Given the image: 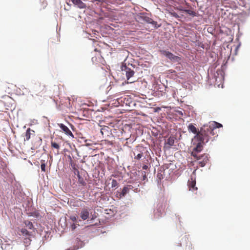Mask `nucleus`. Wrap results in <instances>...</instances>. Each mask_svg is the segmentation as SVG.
<instances>
[{"label": "nucleus", "instance_id": "obj_3", "mask_svg": "<svg viewBox=\"0 0 250 250\" xmlns=\"http://www.w3.org/2000/svg\"><path fill=\"white\" fill-rule=\"evenodd\" d=\"M202 144H205L201 141H198L196 147L193 149V151L191 152V156L196 158L198 160H200V158H199L198 153L201 151L203 149Z\"/></svg>", "mask_w": 250, "mask_h": 250}, {"label": "nucleus", "instance_id": "obj_27", "mask_svg": "<svg viewBox=\"0 0 250 250\" xmlns=\"http://www.w3.org/2000/svg\"><path fill=\"white\" fill-rule=\"evenodd\" d=\"M188 250H192L193 248L192 247V245L190 243H189V245H188Z\"/></svg>", "mask_w": 250, "mask_h": 250}, {"label": "nucleus", "instance_id": "obj_13", "mask_svg": "<svg viewBox=\"0 0 250 250\" xmlns=\"http://www.w3.org/2000/svg\"><path fill=\"white\" fill-rule=\"evenodd\" d=\"M20 231L21 232L20 235H22L24 237H31L32 235V233L25 228L21 229Z\"/></svg>", "mask_w": 250, "mask_h": 250}, {"label": "nucleus", "instance_id": "obj_6", "mask_svg": "<svg viewBox=\"0 0 250 250\" xmlns=\"http://www.w3.org/2000/svg\"><path fill=\"white\" fill-rule=\"evenodd\" d=\"M91 209L87 207L83 208L80 213V217L83 220H85L89 218Z\"/></svg>", "mask_w": 250, "mask_h": 250}, {"label": "nucleus", "instance_id": "obj_16", "mask_svg": "<svg viewBox=\"0 0 250 250\" xmlns=\"http://www.w3.org/2000/svg\"><path fill=\"white\" fill-rule=\"evenodd\" d=\"M31 132H34V131L33 130H31L30 128H28L25 132V140H29L30 139V136L31 134Z\"/></svg>", "mask_w": 250, "mask_h": 250}, {"label": "nucleus", "instance_id": "obj_33", "mask_svg": "<svg viewBox=\"0 0 250 250\" xmlns=\"http://www.w3.org/2000/svg\"><path fill=\"white\" fill-rule=\"evenodd\" d=\"M134 82V81H131V82H129V83H133V82Z\"/></svg>", "mask_w": 250, "mask_h": 250}, {"label": "nucleus", "instance_id": "obj_15", "mask_svg": "<svg viewBox=\"0 0 250 250\" xmlns=\"http://www.w3.org/2000/svg\"><path fill=\"white\" fill-rule=\"evenodd\" d=\"M77 172V177L78 178V183L81 184L82 186H84L86 185V182L83 178L80 175L79 171L78 170Z\"/></svg>", "mask_w": 250, "mask_h": 250}, {"label": "nucleus", "instance_id": "obj_34", "mask_svg": "<svg viewBox=\"0 0 250 250\" xmlns=\"http://www.w3.org/2000/svg\"><path fill=\"white\" fill-rule=\"evenodd\" d=\"M146 174H144V178H146Z\"/></svg>", "mask_w": 250, "mask_h": 250}, {"label": "nucleus", "instance_id": "obj_17", "mask_svg": "<svg viewBox=\"0 0 250 250\" xmlns=\"http://www.w3.org/2000/svg\"><path fill=\"white\" fill-rule=\"evenodd\" d=\"M184 11L189 14V15L190 16H192V17H195L197 16V13L196 12H195V11H192V10L191 9H186V10H184Z\"/></svg>", "mask_w": 250, "mask_h": 250}, {"label": "nucleus", "instance_id": "obj_14", "mask_svg": "<svg viewBox=\"0 0 250 250\" xmlns=\"http://www.w3.org/2000/svg\"><path fill=\"white\" fill-rule=\"evenodd\" d=\"M188 128L189 131L191 132L196 135L197 133H198V129H197L196 127L192 124H190L188 126Z\"/></svg>", "mask_w": 250, "mask_h": 250}, {"label": "nucleus", "instance_id": "obj_26", "mask_svg": "<svg viewBox=\"0 0 250 250\" xmlns=\"http://www.w3.org/2000/svg\"><path fill=\"white\" fill-rule=\"evenodd\" d=\"M70 219L73 222H75V221H77V216H71Z\"/></svg>", "mask_w": 250, "mask_h": 250}, {"label": "nucleus", "instance_id": "obj_7", "mask_svg": "<svg viewBox=\"0 0 250 250\" xmlns=\"http://www.w3.org/2000/svg\"><path fill=\"white\" fill-rule=\"evenodd\" d=\"M58 125L61 129V130L67 136L72 138H74V135L67 126L62 123L58 124Z\"/></svg>", "mask_w": 250, "mask_h": 250}, {"label": "nucleus", "instance_id": "obj_24", "mask_svg": "<svg viewBox=\"0 0 250 250\" xmlns=\"http://www.w3.org/2000/svg\"><path fill=\"white\" fill-rule=\"evenodd\" d=\"M143 153H138L136 156H135V159L140 160L143 156Z\"/></svg>", "mask_w": 250, "mask_h": 250}, {"label": "nucleus", "instance_id": "obj_28", "mask_svg": "<svg viewBox=\"0 0 250 250\" xmlns=\"http://www.w3.org/2000/svg\"><path fill=\"white\" fill-rule=\"evenodd\" d=\"M131 135H129V136H125V137H123V138H124V139L127 140L129 139V137H130Z\"/></svg>", "mask_w": 250, "mask_h": 250}, {"label": "nucleus", "instance_id": "obj_29", "mask_svg": "<svg viewBox=\"0 0 250 250\" xmlns=\"http://www.w3.org/2000/svg\"><path fill=\"white\" fill-rule=\"evenodd\" d=\"M148 168V166H146V165H144L143 167V169H147Z\"/></svg>", "mask_w": 250, "mask_h": 250}, {"label": "nucleus", "instance_id": "obj_18", "mask_svg": "<svg viewBox=\"0 0 250 250\" xmlns=\"http://www.w3.org/2000/svg\"><path fill=\"white\" fill-rule=\"evenodd\" d=\"M144 20L147 23H152V24H156V22L153 21V20L148 17H145Z\"/></svg>", "mask_w": 250, "mask_h": 250}, {"label": "nucleus", "instance_id": "obj_10", "mask_svg": "<svg viewBox=\"0 0 250 250\" xmlns=\"http://www.w3.org/2000/svg\"><path fill=\"white\" fill-rule=\"evenodd\" d=\"M175 140V138L174 136H170L166 142L165 146L170 148L171 146L174 145Z\"/></svg>", "mask_w": 250, "mask_h": 250}, {"label": "nucleus", "instance_id": "obj_21", "mask_svg": "<svg viewBox=\"0 0 250 250\" xmlns=\"http://www.w3.org/2000/svg\"><path fill=\"white\" fill-rule=\"evenodd\" d=\"M129 189L127 187H125L122 191L121 195L122 196H125L126 194V193L128 192Z\"/></svg>", "mask_w": 250, "mask_h": 250}, {"label": "nucleus", "instance_id": "obj_12", "mask_svg": "<svg viewBox=\"0 0 250 250\" xmlns=\"http://www.w3.org/2000/svg\"><path fill=\"white\" fill-rule=\"evenodd\" d=\"M212 129V130L214 132V130L216 128L222 127V125L216 122H212L209 123L208 125Z\"/></svg>", "mask_w": 250, "mask_h": 250}, {"label": "nucleus", "instance_id": "obj_5", "mask_svg": "<svg viewBox=\"0 0 250 250\" xmlns=\"http://www.w3.org/2000/svg\"><path fill=\"white\" fill-rule=\"evenodd\" d=\"M121 69L122 71L125 72L127 80H129L134 74V71L126 66V64L123 65Z\"/></svg>", "mask_w": 250, "mask_h": 250}, {"label": "nucleus", "instance_id": "obj_23", "mask_svg": "<svg viewBox=\"0 0 250 250\" xmlns=\"http://www.w3.org/2000/svg\"><path fill=\"white\" fill-rule=\"evenodd\" d=\"M118 185V183L117 182V181L115 180V179H113L112 180V182H111V187L112 188H116Z\"/></svg>", "mask_w": 250, "mask_h": 250}, {"label": "nucleus", "instance_id": "obj_19", "mask_svg": "<svg viewBox=\"0 0 250 250\" xmlns=\"http://www.w3.org/2000/svg\"><path fill=\"white\" fill-rule=\"evenodd\" d=\"M41 168L42 171L45 172V167H46V163L45 161L44 160H41Z\"/></svg>", "mask_w": 250, "mask_h": 250}, {"label": "nucleus", "instance_id": "obj_1", "mask_svg": "<svg viewBox=\"0 0 250 250\" xmlns=\"http://www.w3.org/2000/svg\"><path fill=\"white\" fill-rule=\"evenodd\" d=\"M216 133L208 125H204L198 129V133L194 136V139L198 141L204 143H208L209 140L213 141Z\"/></svg>", "mask_w": 250, "mask_h": 250}, {"label": "nucleus", "instance_id": "obj_8", "mask_svg": "<svg viewBox=\"0 0 250 250\" xmlns=\"http://www.w3.org/2000/svg\"><path fill=\"white\" fill-rule=\"evenodd\" d=\"M188 185L189 190L194 191L197 190V188L196 187V180L195 178L191 177L190 179L188 180Z\"/></svg>", "mask_w": 250, "mask_h": 250}, {"label": "nucleus", "instance_id": "obj_22", "mask_svg": "<svg viewBox=\"0 0 250 250\" xmlns=\"http://www.w3.org/2000/svg\"><path fill=\"white\" fill-rule=\"evenodd\" d=\"M51 146L52 147L56 148L57 149H60V145L57 143L53 141L52 140L51 141Z\"/></svg>", "mask_w": 250, "mask_h": 250}, {"label": "nucleus", "instance_id": "obj_2", "mask_svg": "<svg viewBox=\"0 0 250 250\" xmlns=\"http://www.w3.org/2000/svg\"><path fill=\"white\" fill-rule=\"evenodd\" d=\"M34 91L37 95L42 96L46 92V88L44 85L38 83L34 86Z\"/></svg>", "mask_w": 250, "mask_h": 250}, {"label": "nucleus", "instance_id": "obj_11", "mask_svg": "<svg viewBox=\"0 0 250 250\" xmlns=\"http://www.w3.org/2000/svg\"><path fill=\"white\" fill-rule=\"evenodd\" d=\"M71 1L74 5L81 9L85 8L86 7L85 4L81 0H71Z\"/></svg>", "mask_w": 250, "mask_h": 250}, {"label": "nucleus", "instance_id": "obj_31", "mask_svg": "<svg viewBox=\"0 0 250 250\" xmlns=\"http://www.w3.org/2000/svg\"><path fill=\"white\" fill-rule=\"evenodd\" d=\"M72 229H74L76 228V226L75 224H73L72 225Z\"/></svg>", "mask_w": 250, "mask_h": 250}, {"label": "nucleus", "instance_id": "obj_30", "mask_svg": "<svg viewBox=\"0 0 250 250\" xmlns=\"http://www.w3.org/2000/svg\"><path fill=\"white\" fill-rule=\"evenodd\" d=\"M117 100H118V102L119 103H120V102H123V100H122V98H118L117 99Z\"/></svg>", "mask_w": 250, "mask_h": 250}, {"label": "nucleus", "instance_id": "obj_25", "mask_svg": "<svg viewBox=\"0 0 250 250\" xmlns=\"http://www.w3.org/2000/svg\"><path fill=\"white\" fill-rule=\"evenodd\" d=\"M25 224L28 226L29 229H32L33 228V224L30 222H28V224L26 223Z\"/></svg>", "mask_w": 250, "mask_h": 250}, {"label": "nucleus", "instance_id": "obj_32", "mask_svg": "<svg viewBox=\"0 0 250 250\" xmlns=\"http://www.w3.org/2000/svg\"><path fill=\"white\" fill-rule=\"evenodd\" d=\"M94 51H98V50H97V48H96V49H94Z\"/></svg>", "mask_w": 250, "mask_h": 250}, {"label": "nucleus", "instance_id": "obj_4", "mask_svg": "<svg viewBox=\"0 0 250 250\" xmlns=\"http://www.w3.org/2000/svg\"><path fill=\"white\" fill-rule=\"evenodd\" d=\"M160 53L161 54L165 55L171 61L178 62L180 60V57L174 55L172 53L168 51L161 50H160Z\"/></svg>", "mask_w": 250, "mask_h": 250}, {"label": "nucleus", "instance_id": "obj_20", "mask_svg": "<svg viewBox=\"0 0 250 250\" xmlns=\"http://www.w3.org/2000/svg\"><path fill=\"white\" fill-rule=\"evenodd\" d=\"M31 237H24L23 242L25 246H28L30 244Z\"/></svg>", "mask_w": 250, "mask_h": 250}, {"label": "nucleus", "instance_id": "obj_9", "mask_svg": "<svg viewBox=\"0 0 250 250\" xmlns=\"http://www.w3.org/2000/svg\"><path fill=\"white\" fill-rule=\"evenodd\" d=\"M199 158H200V160L202 159L201 161H199V165L201 167H204L208 161V155L204 154L202 155L199 156Z\"/></svg>", "mask_w": 250, "mask_h": 250}]
</instances>
